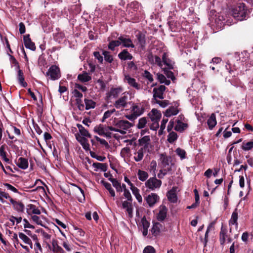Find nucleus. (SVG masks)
Segmentation results:
<instances>
[{"label": "nucleus", "mask_w": 253, "mask_h": 253, "mask_svg": "<svg viewBox=\"0 0 253 253\" xmlns=\"http://www.w3.org/2000/svg\"><path fill=\"white\" fill-rule=\"evenodd\" d=\"M233 16L237 20L242 21L249 17L250 11L243 2L238 3L232 9Z\"/></svg>", "instance_id": "obj_1"}, {"label": "nucleus", "mask_w": 253, "mask_h": 253, "mask_svg": "<svg viewBox=\"0 0 253 253\" xmlns=\"http://www.w3.org/2000/svg\"><path fill=\"white\" fill-rule=\"evenodd\" d=\"M159 161L160 162L162 169L165 171V173H168L172 170V163L171 157H168L166 153H162L160 155Z\"/></svg>", "instance_id": "obj_2"}, {"label": "nucleus", "mask_w": 253, "mask_h": 253, "mask_svg": "<svg viewBox=\"0 0 253 253\" xmlns=\"http://www.w3.org/2000/svg\"><path fill=\"white\" fill-rule=\"evenodd\" d=\"M116 34L117 35L116 37L114 35H112V37L115 39H119L121 44H122L123 47L131 48H134L135 47V45L132 43V40L128 38V36L121 35L119 37H117L119 36V34Z\"/></svg>", "instance_id": "obj_3"}, {"label": "nucleus", "mask_w": 253, "mask_h": 253, "mask_svg": "<svg viewBox=\"0 0 253 253\" xmlns=\"http://www.w3.org/2000/svg\"><path fill=\"white\" fill-rule=\"evenodd\" d=\"M162 181L158 179L155 176L150 177L145 182V186L151 189L155 190L156 189L159 188L162 185Z\"/></svg>", "instance_id": "obj_4"}, {"label": "nucleus", "mask_w": 253, "mask_h": 253, "mask_svg": "<svg viewBox=\"0 0 253 253\" xmlns=\"http://www.w3.org/2000/svg\"><path fill=\"white\" fill-rule=\"evenodd\" d=\"M113 125L118 127L119 129L124 131L133 126V125L127 120H117L116 118L113 121Z\"/></svg>", "instance_id": "obj_5"}, {"label": "nucleus", "mask_w": 253, "mask_h": 253, "mask_svg": "<svg viewBox=\"0 0 253 253\" xmlns=\"http://www.w3.org/2000/svg\"><path fill=\"white\" fill-rule=\"evenodd\" d=\"M137 44L138 45V48L142 50H145L146 45V35L141 31H139L135 35Z\"/></svg>", "instance_id": "obj_6"}, {"label": "nucleus", "mask_w": 253, "mask_h": 253, "mask_svg": "<svg viewBox=\"0 0 253 253\" xmlns=\"http://www.w3.org/2000/svg\"><path fill=\"white\" fill-rule=\"evenodd\" d=\"M46 76H50L52 80H56L60 78L59 68L56 65H52L46 72Z\"/></svg>", "instance_id": "obj_7"}, {"label": "nucleus", "mask_w": 253, "mask_h": 253, "mask_svg": "<svg viewBox=\"0 0 253 253\" xmlns=\"http://www.w3.org/2000/svg\"><path fill=\"white\" fill-rule=\"evenodd\" d=\"M23 41L24 45L26 48L30 49L32 51H35L36 47L35 44L33 42L30 37L29 34H27L24 36Z\"/></svg>", "instance_id": "obj_8"}, {"label": "nucleus", "mask_w": 253, "mask_h": 253, "mask_svg": "<svg viewBox=\"0 0 253 253\" xmlns=\"http://www.w3.org/2000/svg\"><path fill=\"white\" fill-rule=\"evenodd\" d=\"M145 199L149 206L152 207L159 201V197L157 194L152 193L146 197Z\"/></svg>", "instance_id": "obj_9"}, {"label": "nucleus", "mask_w": 253, "mask_h": 253, "mask_svg": "<svg viewBox=\"0 0 253 253\" xmlns=\"http://www.w3.org/2000/svg\"><path fill=\"white\" fill-rule=\"evenodd\" d=\"M127 99L128 97L127 95H123L115 101L114 104V106L117 109H120L121 108L126 107L127 105Z\"/></svg>", "instance_id": "obj_10"}, {"label": "nucleus", "mask_w": 253, "mask_h": 253, "mask_svg": "<svg viewBox=\"0 0 253 253\" xmlns=\"http://www.w3.org/2000/svg\"><path fill=\"white\" fill-rule=\"evenodd\" d=\"M76 138L78 140V142L80 143V144L83 146V148L85 151L90 150L89 148V144L88 143L87 139L84 137L82 136L80 134L77 133L75 134Z\"/></svg>", "instance_id": "obj_11"}, {"label": "nucleus", "mask_w": 253, "mask_h": 253, "mask_svg": "<svg viewBox=\"0 0 253 253\" xmlns=\"http://www.w3.org/2000/svg\"><path fill=\"white\" fill-rule=\"evenodd\" d=\"M162 62L168 66L169 69H173L175 62L169 58V55L166 52H164L162 55Z\"/></svg>", "instance_id": "obj_12"}, {"label": "nucleus", "mask_w": 253, "mask_h": 253, "mask_svg": "<svg viewBox=\"0 0 253 253\" xmlns=\"http://www.w3.org/2000/svg\"><path fill=\"white\" fill-rule=\"evenodd\" d=\"M168 209L165 205H161L160 207V211L157 214V218L160 221H164L167 215Z\"/></svg>", "instance_id": "obj_13"}, {"label": "nucleus", "mask_w": 253, "mask_h": 253, "mask_svg": "<svg viewBox=\"0 0 253 253\" xmlns=\"http://www.w3.org/2000/svg\"><path fill=\"white\" fill-rule=\"evenodd\" d=\"M227 229L223 225L221 226L219 232V242L221 245L223 246L227 238Z\"/></svg>", "instance_id": "obj_14"}, {"label": "nucleus", "mask_w": 253, "mask_h": 253, "mask_svg": "<svg viewBox=\"0 0 253 253\" xmlns=\"http://www.w3.org/2000/svg\"><path fill=\"white\" fill-rule=\"evenodd\" d=\"M238 212L237 209H235L232 213L231 217L229 221L230 226L235 225L236 229H237L238 227Z\"/></svg>", "instance_id": "obj_15"}, {"label": "nucleus", "mask_w": 253, "mask_h": 253, "mask_svg": "<svg viewBox=\"0 0 253 253\" xmlns=\"http://www.w3.org/2000/svg\"><path fill=\"white\" fill-rule=\"evenodd\" d=\"M163 225L159 222L153 223L151 229L152 234L154 236H157L160 234L163 228Z\"/></svg>", "instance_id": "obj_16"}, {"label": "nucleus", "mask_w": 253, "mask_h": 253, "mask_svg": "<svg viewBox=\"0 0 253 253\" xmlns=\"http://www.w3.org/2000/svg\"><path fill=\"white\" fill-rule=\"evenodd\" d=\"M132 201H125L122 203V208L126 209L129 216H131L133 212Z\"/></svg>", "instance_id": "obj_17"}, {"label": "nucleus", "mask_w": 253, "mask_h": 253, "mask_svg": "<svg viewBox=\"0 0 253 253\" xmlns=\"http://www.w3.org/2000/svg\"><path fill=\"white\" fill-rule=\"evenodd\" d=\"M118 56L120 59L124 61L131 60L133 58V56L128 52L126 49H123L118 54Z\"/></svg>", "instance_id": "obj_18"}, {"label": "nucleus", "mask_w": 253, "mask_h": 253, "mask_svg": "<svg viewBox=\"0 0 253 253\" xmlns=\"http://www.w3.org/2000/svg\"><path fill=\"white\" fill-rule=\"evenodd\" d=\"M27 207V212L29 215L32 214L39 215L41 213V211L34 205L29 204Z\"/></svg>", "instance_id": "obj_19"}, {"label": "nucleus", "mask_w": 253, "mask_h": 253, "mask_svg": "<svg viewBox=\"0 0 253 253\" xmlns=\"http://www.w3.org/2000/svg\"><path fill=\"white\" fill-rule=\"evenodd\" d=\"M125 80L128 84L129 85L134 88L137 89H139L140 88V85L136 82L135 79L131 78L129 75L125 76Z\"/></svg>", "instance_id": "obj_20"}, {"label": "nucleus", "mask_w": 253, "mask_h": 253, "mask_svg": "<svg viewBox=\"0 0 253 253\" xmlns=\"http://www.w3.org/2000/svg\"><path fill=\"white\" fill-rule=\"evenodd\" d=\"M149 115H151L150 118L152 121H159L162 116L161 112L156 109H153Z\"/></svg>", "instance_id": "obj_21"}, {"label": "nucleus", "mask_w": 253, "mask_h": 253, "mask_svg": "<svg viewBox=\"0 0 253 253\" xmlns=\"http://www.w3.org/2000/svg\"><path fill=\"white\" fill-rule=\"evenodd\" d=\"M10 203L13 205V207L17 211L19 212H23L24 209V204L20 202H17L12 198L9 200Z\"/></svg>", "instance_id": "obj_22"}, {"label": "nucleus", "mask_w": 253, "mask_h": 253, "mask_svg": "<svg viewBox=\"0 0 253 253\" xmlns=\"http://www.w3.org/2000/svg\"><path fill=\"white\" fill-rule=\"evenodd\" d=\"M167 196L169 201L171 203H175L177 202V197L174 187L168 192Z\"/></svg>", "instance_id": "obj_23"}, {"label": "nucleus", "mask_w": 253, "mask_h": 253, "mask_svg": "<svg viewBox=\"0 0 253 253\" xmlns=\"http://www.w3.org/2000/svg\"><path fill=\"white\" fill-rule=\"evenodd\" d=\"M117 39V40H111L110 37L108 38V41H109L108 44V48L109 50L114 51L115 50V47H118L121 45L119 39Z\"/></svg>", "instance_id": "obj_24"}, {"label": "nucleus", "mask_w": 253, "mask_h": 253, "mask_svg": "<svg viewBox=\"0 0 253 253\" xmlns=\"http://www.w3.org/2000/svg\"><path fill=\"white\" fill-rule=\"evenodd\" d=\"M209 128L212 130L217 124L216 116L214 113H212L207 121Z\"/></svg>", "instance_id": "obj_25"}, {"label": "nucleus", "mask_w": 253, "mask_h": 253, "mask_svg": "<svg viewBox=\"0 0 253 253\" xmlns=\"http://www.w3.org/2000/svg\"><path fill=\"white\" fill-rule=\"evenodd\" d=\"M18 162L17 164V166L22 169H26L28 167V160L25 158L20 157L18 159Z\"/></svg>", "instance_id": "obj_26"}, {"label": "nucleus", "mask_w": 253, "mask_h": 253, "mask_svg": "<svg viewBox=\"0 0 253 253\" xmlns=\"http://www.w3.org/2000/svg\"><path fill=\"white\" fill-rule=\"evenodd\" d=\"M78 79L82 83H85L90 81L91 77L88 75L86 72L84 71L82 74L78 75Z\"/></svg>", "instance_id": "obj_27"}, {"label": "nucleus", "mask_w": 253, "mask_h": 253, "mask_svg": "<svg viewBox=\"0 0 253 253\" xmlns=\"http://www.w3.org/2000/svg\"><path fill=\"white\" fill-rule=\"evenodd\" d=\"M150 138L149 136H144L142 138L138 140L139 145L143 146L142 148L146 149L148 147Z\"/></svg>", "instance_id": "obj_28"}, {"label": "nucleus", "mask_w": 253, "mask_h": 253, "mask_svg": "<svg viewBox=\"0 0 253 253\" xmlns=\"http://www.w3.org/2000/svg\"><path fill=\"white\" fill-rule=\"evenodd\" d=\"M52 251L54 253H63V249L58 245V241L55 239L52 240Z\"/></svg>", "instance_id": "obj_29"}, {"label": "nucleus", "mask_w": 253, "mask_h": 253, "mask_svg": "<svg viewBox=\"0 0 253 253\" xmlns=\"http://www.w3.org/2000/svg\"><path fill=\"white\" fill-rule=\"evenodd\" d=\"M17 78L19 83L23 87H26L27 86V83L24 81V77L22 70L20 69L18 70V76Z\"/></svg>", "instance_id": "obj_30"}, {"label": "nucleus", "mask_w": 253, "mask_h": 253, "mask_svg": "<svg viewBox=\"0 0 253 253\" xmlns=\"http://www.w3.org/2000/svg\"><path fill=\"white\" fill-rule=\"evenodd\" d=\"M108 180L112 183L113 186L116 188L117 192H122V187L121 183L116 179L110 177L108 178Z\"/></svg>", "instance_id": "obj_31"}, {"label": "nucleus", "mask_w": 253, "mask_h": 253, "mask_svg": "<svg viewBox=\"0 0 253 253\" xmlns=\"http://www.w3.org/2000/svg\"><path fill=\"white\" fill-rule=\"evenodd\" d=\"M178 112L179 110L176 108L171 106L166 111L165 115L167 117H170L171 115H177Z\"/></svg>", "instance_id": "obj_32"}, {"label": "nucleus", "mask_w": 253, "mask_h": 253, "mask_svg": "<svg viewBox=\"0 0 253 253\" xmlns=\"http://www.w3.org/2000/svg\"><path fill=\"white\" fill-rule=\"evenodd\" d=\"M101 183L102 184L105 188L108 190L110 194L112 197H115V192L114 189L112 188L111 185L110 183L106 182L104 180H102L101 181Z\"/></svg>", "instance_id": "obj_33"}, {"label": "nucleus", "mask_w": 253, "mask_h": 253, "mask_svg": "<svg viewBox=\"0 0 253 253\" xmlns=\"http://www.w3.org/2000/svg\"><path fill=\"white\" fill-rule=\"evenodd\" d=\"M92 166L96 169H100L103 171H106L108 169V165L106 163H93Z\"/></svg>", "instance_id": "obj_34"}, {"label": "nucleus", "mask_w": 253, "mask_h": 253, "mask_svg": "<svg viewBox=\"0 0 253 253\" xmlns=\"http://www.w3.org/2000/svg\"><path fill=\"white\" fill-rule=\"evenodd\" d=\"M84 103L85 105V109L89 110L90 109H93L96 106V102L92 99H88L85 98L84 99Z\"/></svg>", "instance_id": "obj_35"}, {"label": "nucleus", "mask_w": 253, "mask_h": 253, "mask_svg": "<svg viewBox=\"0 0 253 253\" xmlns=\"http://www.w3.org/2000/svg\"><path fill=\"white\" fill-rule=\"evenodd\" d=\"M187 127V124L181 122L180 120L177 121V124L175 126L174 129L176 131L182 132Z\"/></svg>", "instance_id": "obj_36"}, {"label": "nucleus", "mask_w": 253, "mask_h": 253, "mask_svg": "<svg viewBox=\"0 0 253 253\" xmlns=\"http://www.w3.org/2000/svg\"><path fill=\"white\" fill-rule=\"evenodd\" d=\"M144 108L143 107H140L136 104H133L132 107V111H133L137 116H139L144 112Z\"/></svg>", "instance_id": "obj_37"}, {"label": "nucleus", "mask_w": 253, "mask_h": 253, "mask_svg": "<svg viewBox=\"0 0 253 253\" xmlns=\"http://www.w3.org/2000/svg\"><path fill=\"white\" fill-rule=\"evenodd\" d=\"M130 189L138 202L140 203H141L142 202V198L139 194V190L136 187H132V188H130Z\"/></svg>", "instance_id": "obj_38"}, {"label": "nucleus", "mask_w": 253, "mask_h": 253, "mask_svg": "<svg viewBox=\"0 0 253 253\" xmlns=\"http://www.w3.org/2000/svg\"><path fill=\"white\" fill-rule=\"evenodd\" d=\"M102 55L104 57V60L109 63H111L114 60L113 56L110 52L107 50H103Z\"/></svg>", "instance_id": "obj_39"}, {"label": "nucleus", "mask_w": 253, "mask_h": 253, "mask_svg": "<svg viewBox=\"0 0 253 253\" xmlns=\"http://www.w3.org/2000/svg\"><path fill=\"white\" fill-rule=\"evenodd\" d=\"M19 237L25 244L30 245L31 248H32V242L28 237L21 232L19 233Z\"/></svg>", "instance_id": "obj_40"}, {"label": "nucleus", "mask_w": 253, "mask_h": 253, "mask_svg": "<svg viewBox=\"0 0 253 253\" xmlns=\"http://www.w3.org/2000/svg\"><path fill=\"white\" fill-rule=\"evenodd\" d=\"M6 154L5 151V145H3L0 147V156L5 162L10 163V160L6 157Z\"/></svg>", "instance_id": "obj_41"}, {"label": "nucleus", "mask_w": 253, "mask_h": 253, "mask_svg": "<svg viewBox=\"0 0 253 253\" xmlns=\"http://www.w3.org/2000/svg\"><path fill=\"white\" fill-rule=\"evenodd\" d=\"M169 134L168 135L167 140L171 144L173 143L176 141L178 138L177 134L174 131L169 132Z\"/></svg>", "instance_id": "obj_42"}, {"label": "nucleus", "mask_w": 253, "mask_h": 253, "mask_svg": "<svg viewBox=\"0 0 253 253\" xmlns=\"http://www.w3.org/2000/svg\"><path fill=\"white\" fill-rule=\"evenodd\" d=\"M138 178L142 181H145L148 177V173L144 170L139 169L137 173Z\"/></svg>", "instance_id": "obj_43"}, {"label": "nucleus", "mask_w": 253, "mask_h": 253, "mask_svg": "<svg viewBox=\"0 0 253 253\" xmlns=\"http://www.w3.org/2000/svg\"><path fill=\"white\" fill-rule=\"evenodd\" d=\"M242 149L244 151H249L253 148V141H251L246 142L244 141L241 146Z\"/></svg>", "instance_id": "obj_44"}, {"label": "nucleus", "mask_w": 253, "mask_h": 253, "mask_svg": "<svg viewBox=\"0 0 253 253\" xmlns=\"http://www.w3.org/2000/svg\"><path fill=\"white\" fill-rule=\"evenodd\" d=\"M170 69L166 68L163 69L164 73L167 77L168 78L170 79L173 82L176 80L173 73L169 70Z\"/></svg>", "instance_id": "obj_45"}, {"label": "nucleus", "mask_w": 253, "mask_h": 253, "mask_svg": "<svg viewBox=\"0 0 253 253\" xmlns=\"http://www.w3.org/2000/svg\"><path fill=\"white\" fill-rule=\"evenodd\" d=\"M122 90L120 87L112 88L109 92V96H113L115 98L117 97Z\"/></svg>", "instance_id": "obj_46"}, {"label": "nucleus", "mask_w": 253, "mask_h": 253, "mask_svg": "<svg viewBox=\"0 0 253 253\" xmlns=\"http://www.w3.org/2000/svg\"><path fill=\"white\" fill-rule=\"evenodd\" d=\"M146 149L144 148H141L140 149L138 150L137 151V157H134V159L136 162H139L141 161L143 158V151Z\"/></svg>", "instance_id": "obj_47"}, {"label": "nucleus", "mask_w": 253, "mask_h": 253, "mask_svg": "<svg viewBox=\"0 0 253 253\" xmlns=\"http://www.w3.org/2000/svg\"><path fill=\"white\" fill-rule=\"evenodd\" d=\"M94 131L99 135L102 136L104 134L105 130L103 125L100 124L99 126H96L94 127Z\"/></svg>", "instance_id": "obj_48"}, {"label": "nucleus", "mask_w": 253, "mask_h": 253, "mask_svg": "<svg viewBox=\"0 0 253 253\" xmlns=\"http://www.w3.org/2000/svg\"><path fill=\"white\" fill-rule=\"evenodd\" d=\"M147 123V119L145 117H142L139 120L138 123L137 125V128L141 129L144 128Z\"/></svg>", "instance_id": "obj_49"}, {"label": "nucleus", "mask_w": 253, "mask_h": 253, "mask_svg": "<svg viewBox=\"0 0 253 253\" xmlns=\"http://www.w3.org/2000/svg\"><path fill=\"white\" fill-rule=\"evenodd\" d=\"M166 88L164 85H161L158 87H155L153 89V94L155 93H164Z\"/></svg>", "instance_id": "obj_50"}, {"label": "nucleus", "mask_w": 253, "mask_h": 253, "mask_svg": "<svg viewBox=\"0 0 253 253\" xmlns=\"http://www.w3.org/2000/svg\"><path fill=\"white\" fill-rule=\"evenodd\" d=\"M130 152V149L129 147H126L123 148L121 151L120 155L121 157L125 158L127 157Z\"/></svg>", "instance_id": "obj_51"}, {"label": "nucleus", "mask_w": 253, "mask_h": 253, "mask_svg": "<svg viewBox=\"0 0 253 253\" xmlns=\"http://www.w3.org/2000/svg\"><path fill=\"white\" fill-rule=\"evenodd\" d=\"M175 152L176 154L180 157L181 159L185 158L186 152L184 150L180 148H177L175 150Z\"/></svg>", "instance_id": "obj_52"}, {"label": "nucleus", "mask_w": 253, "mask_h": 253, "mask_svg": "<svg viewBox=\"0 0 253 253\" xmlns=\"http://www.w3.org/2000/svg\"><path fill=\"white\" fill-rule=\"evenodd\" d=\"M10 60L11 63L15 67V69L18 70L20 69L19 63L13 56L10 55Z\"/></svg>", "instance_id": "obj_53"}, {"label": "nucleus", "mask_w": 253, "mask_h": 253, "mask_svg": "<svg viewBox=\"0 0 253 253\" xmlns=\"http://www.w3.org/2000/svg\"><path fill=\"white\" fill-rule=\"evenodd\" d=\"M93 55L95 59L98 60V61L100 63H102L103 61V56L100 54L99 51H94L93 52Z\"/></svg>", "instance_id": "obj_54"}, {"label": "nucleus", "mask_w": 253, "mask_h": 253, "mask_svg": "<svg viewBox=\"0 0 253 253\" xmlns=\"http://www.w3.org/2000/svg\"><path fill=\"white\" fill-rule=\"evenodd\" d=\"M141 222L143 226V229H148L150 223L147 220L145 216L142 218Z\"/></svg>", "instance_id": "obj_55"}, {"label": "nucleus", "mask_w": 253, "mask_h": 253, "mask_svg": "<svg viewBox=\"0 0 253 253\" xmlns=\"http://www.w3.org/2000/svg\"><path fill=\"white\" fill-rule=\"evenodd\" d=\"M124 196L128 201H132V197L129 191L127 189L124 190Z\"/></svg>", "instance_id": "obj_56"}, {"label": "nucleus", "mask_w": 253, "mask_h": 253, "mask_svg": "<svg viewBox=\"0 0 253 253\" xmlns=\"http://www.w3.org/2000/svg\"><path fill=\"white\" fill-rule=\"evenodd\" d=\"M107 128L111 130V131H115V132H120V133L122 134H125L126 133V131H124V130H121V129H119V128H118V127H117L116 126L115 127H113L112 126H108L107 127Z\"/></svg>", "instance_id": "obj_57"}, {"label": "nucleus", "mask_w": 253, "mask_h": 253, "mask_svg": "<svg viewBox=\"0 0 253 253\" xmlns=\"http://www.w3.org/2000/svg\"><path fill=\"white\" fill-rule=\"evenodd\" d=\"M155 102L157 104H158L161 107H162L163 108L166 107L169 104V101L166 100H165L163 101H160V100L156 99Z\"/></svg>", "instance_id": "obj_58"}, {"label": "nucleus", "mask_w": 253, "mask_h": 253, "mask_svg": "<svg viewBox=\"0 0 253 253\" xmlns=\"http://www.w3.org/2000/svg\"><path fill=\"white\" fill-rule=\"evenodd\" d=\"M129 6L131 8H132L134 11H137L139 9V3L136 1L131 2L129 4Z\"/></svg>", "instance_id": "obj_59"}, {"label": "nucleus", "mask_w": 253, "mask_h": 253, "mask_svg": "<svg viewBox=\"0 0 253 253\" xmlns=\"http://www.w3.org/2000/svg\"><path fill=\"white\" fill-rule=\"evenodd\" d=\"M32 220L35 222L38 225H40L43 226L42 221L40 219V217L36 215H33L31 217Z\"/></svg>", "instance_id": "obj_60"}, {"label": "nucleus", "mask_w": 253, "mask_h": 253, "mask_svg": "<svg viewBox=\"0 0 253 253\" xmlns=\"http://www.w3.org/2000/svg\"><path fill=\"white\" fill-rule=\"evenodd\" d=\"M143 253H155V250L153 247L148 246L144 248Z\"/></svg>", "instance_id": "obj_61"}, {"label": "nucleus", "mask_w": 253, "mask_h": 253, "mask_svg": "<svg viewBox=\"0 0 253 253\" xmlns=\"http://www.w3.org/2000/svg\"><path fill=\"white\" fill-rule=\"evenodd\" d=\"M144 76L148 80L149 82H152L153 81V78L152 75L148 71L145 70L144 71Z\"/></svg>", "instance_id": "obj_62"}, {"label": "nucleus", "mask_w": 253, "mask_h": 253, "mask_svg": "<svg viewBox=\"0 0 253 253\" xmlns=\"http://www.w3.org/2000/svg\"><path fill=\"white\" fill-rule=\"evenodd\" d=\"M116 111L115 109H113L110 110H107L104 113V119H106L109 118L111 115Z\"/></svg>", "instance_id": "obj_63"}, {"label": "nucleus", "mask_w": 253, "mask_h": 253, "mask_svg": "<svg viewBox=\"0 0 253 253\" xmlns=\"http://www.w3.org/2000/svg\"><path fill=\"white\" fill-rule=\"evenodd\" d=\"M76 102L78 106V109L81 111H83L84 109V105L82 103L81 99H76Z\"/></svg>", "instance_id": "obj_64"}]
</instances>
